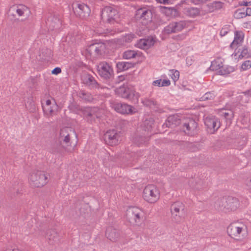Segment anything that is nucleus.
<instances>
[{
  "mask_svg": "<svg viewBox=\"0 0 251 251\" xmlns=\"http://www.w3.org/2000/svg\"><path fill=\"white\" fill-rule=\"evenodd\" d=\"M76 137L75 130L71 127H65L60 129L57 137L58 145H53L49 149V151L54 154L63 155L64 152L71 153L75 150V146L72 145V138Z\"/></svg>",
  "mask_w": 251,
  "mask_h": 251,
  "instance_id": "1",
  "label": "nucleus"
},
{
  "mask_svg": "<svg viewBox=\"0 0 251 251\" xmlns=\"http://www.w3.org/2000/svg\"><path fill=\"white\" fill-rule=\"evenodd\" d=\"M168 10L171 12H172L173 11L175 12H176V10L175 8H169Z\"/></svg>",
  "mask_w": 251,
  "mask_h": 251,
  "instance_id": "54",
  "label": "nucleus"
},
{
  "mask_svg": "<svg viewBox=\"0 0 251 251\" xmlns=\"http://www.w3.org/2000/svg\"><path fill=\"white\" fill-rule=\"evenodd\" d=\"M232 57L235 60H239L242 59L244 57H248L249 56L248 50L247 48H244L242 49L241 52L238 51L237 52L235 50V52L232 54Z\"/></svg>",
  "mask_w": 251,
  "mask_h": 251,
  "instance_id": "31",
  "label": "nucleus"
},
{
  "mask_svg": "<svg viewBox=\"0 0 251 251\" xmlns=\"http://www.w3.org/2000/svg\"><path fill=\"white\" fill-rule=\"evenodd\" d=\"M220 115L223 116L226 120L229 121L233 118V112L230 109H222L220 111Z\"/></svg>",
  "mask_w": 251,
  "mask_h": 251,
  "instance_id": "34",
  "label": "nucleus"
},
{
  "mask_svg": "<svg viewBox=\"0 0 251 251\" xmlns=\"http://www.w3.org/2000/svg\"><path fill=\"white\" fill-rule=\"evenodd\" d=\"M42 108L45 116L49 118L57 114L58 106L55 100L51 101L50 100H48L45 104H42Z\"/></svg>",
  "mask_w": 251,
  "mask_h": 251,
  "instance_id": "11",
  "label": "nucleus"
},
{
  "mask_svg": "<svg viewBox=\"0 0 251 251\" xmlns=\"http://www.w3.org/2000/svg\"><path fill=\"white\" fill-rule=\"evenodd\" d=\"M61 72V69L59 67H56L51 71V73L54 75H58Z\"/></svg>",
  "mask_w": 251,
  "mask_h": 251,
  "instance_id": "48",
  "label": "nucleus"
},
{
  "mask_svg": "<svg viewBox=\"0 0 251 251\" xmlns=\"http://www.w3.org/2000/svg\"><path fill=\"white\" fill-rule=\"evenodd\" d=\"M162 80L161 79L154 80L152 82L153 86L162 87L161 85Z\"/></svg>",
  "mask_w": 251,
  "mask_h": 251,
  "instance_id": "45",
  "label": "nucleus"
},
{
  "mask_svg": "<svg viewBox=\"0 0 251 251\" xmlns=\"http://www.w3.org/2000/svg\"><path fill=\"white\" fill-rule=\"evenodd\" d=\"M236 142L237 144V147L239 149H242L247 143V138L245 136H242L240 138L237 139Z\"/></svg>",
  "mask_w": 251,
  "mask_h": 251,
  "instance_id": "40",
  "label": "nucleus"
},
{
  "mask_svg": "<svg viewBox=\"0 0 251 251\" xmlns=\"http://www.w3.org/2000/svg\"><path fill=\"white\" fill-rule=\"evenodd\" d=\"M223 63L220 58H217L212 61L210 69L213 71H216L223 68Z\"/></svg>",
  "mask_w": 251,
  "mask_h": 251,
  "instance_id": "35",
  "label": "nucleus"
},
{
  "mask_svg": "<svg viewBox=\"0 0 251 251\" xmlns=\"http://www.w3.org/2000/svg\"><path fill=\"white\" fill-rule=\"evenodd\" d=\"M115 110L123 114H133L136 112V109L126 103H118L114 105Z\"/></svg>",
  "mask_w": 251,
  "mask_h": 251,
  "instance_id": "15",
  "label": "nucleus"
},
{
  "mask_svg": "<svg viewBox=\"0 0 251 251\" xmlns=\"http://www.w3.org/2000/svg\"><path fill=\"white\" fill-rule=\"evenodd\" d=\"M181 123L180 117L178 115H172L169 116L165 124L166 126L174 127L179 125Z\"/></svg>",
  "mask_w": 251,
  "mask_h": 251,
  "instance_id": "24",
  "label": "nucleus"
},
{
  "mask_svg": "<svg viewBox=\"0 0 251 251\" xmlns=\"http://www.w3.org/2000/svg\"><path fill=\"white\" fill-rule=\"evenodd\" d=\"M169 75L173 79V80L176 82L177 81L179 77V72L177 70H170V74Z\"/></svg>",
  "mask_w": 251,
  "mask_h": 251,
  "instance_id": "39",
  "label": "nucleus"
},
{
  "mask_svg": "<svg viewBox=\"0 0 251 251\" xmlns=\"http://www.w3.org/2000/svg\"><path fill=\"white\" fill-rule=\"evenodd\" d=\"M239 4L240 6H248V5H251V1H247L245 0H243L241 1H240L239 2Z\"/></svg>",
  "mask_w": 251,
  "mask_h": 251,
  "instance_id": "47",
  "label": "nucleus"
},
{
  "mask_svg": "<svg viewBox=\"0 0 251 251\" xmlns=\"http://www.w3.org/2000/svg\"><path fill=\"white\" fill-rule=\"evenodd\" d=\"M115 93L119 96L134 103H137L140 97L139 93L136 92L132 87L125 84L115 89Z\"/></svg>",
  "mask_w": 251,
  "mask_h": 251,
  "instance_id": "4",
  "label": "nucleus"
},
{
  "mask_svg": "<svg viewBox=\"0 0 251 251\" xmlns=\"http://www.w3.org/2000/svg\"><path fill=\"white\" fill-rule=\"evenodd\" d=\"M51 19L50 20V19H48L47 24L50 25V29L53 30L54 27L55 26L58 27L60 25L61 22L56 17H53V18H51Z\"/></svg>",
  "mask_w": 251,
  "mask_h": 251,
  "instance_id": "36",
  "label": "nucleus"
},
{
  "mask_svg": "<svg viewBox=\"0 0 251 251\" xmlns=\"http://www.w3.org/2000/svg\"><path fill=\"white\" fill-rule=\"evenodd\" d=\"M42 53L43 54H47V56L50 57L52 54V51L50 49H46L42 50Z\"/></svg>",
  "mask_w": 251,
  "mask_h": 251,
  "instance_id": "44",
  "label": "nucleus"
},
{
  "mask_svg": "<svg viewBox=\"0 0 251 251\" xmlns=\"http://www.w3.org/2000/svg\"><path fill=\"white\" fill-rule=\"evenodd\" d=\"M183 131L187 135L192 136L195 134L197 127V123L192 119L183 124Z\"/></svg>",
  "mask_w": 251,
  "mask_h": 251,
  "instance_id": "19",
  "label": "nucleus"
},
{
  "mask_svg": "<svg viewBox=\"0 0 251 251\" xmlns=\"http://www.w3.org/2000/svg\"><path fill=\"white\" fill-rule=\"evenodd\" d=\"M251 67V61L250 60L245 61L241 65L242 70L245 71L250 69Z\"/></svg>",
  "mask_w": 251,
  "mask_h": 251,
  "instance_id": "41",
  "label": "nucleus"
},
{
  "mask_svg": "<svg viewBox=\"0 0 251 251\" xmlns=\"http://www.w3.org/2000/svg\"><path fill=\"white\" fill-rule=\"evenodd\" d=\"M97 69L99 75L105 79H109L114 74L112 65L105 61L100 62Z\"/></svg>",
  "mask_w": 251,
  "mask_h": 251,
  "instance_id": "9",
  "label": "nucleus"
},
{
  "mask_svg": "<svg viewBox=\"0 0 251 251\" xmlns=\"http://www.w3.org/2000/svg\"><path fill=\"white\" fill-rule=\"evenodd\" d=\"M116 66L119 71L122 72L128 70L133 67V64L128 62H119L117 63Z\"/></svg>",
  "mask_w": 251,
  "mask_h": 251,
  "instance_id": "32",
  "label": "nucleus"
},
{
  "mask_svg": "<svg viewBox=\"0 0 251 251\" xmlns=\"http://www.w3.org/2000/svg\"><path fill=\"white\" fill-rule=\"evenodd\" d=\"M101 19L103 22L113 24L119 21V15L116 9L111 6H106L101 13Z\"/></svg>",
  "mask_w": 251,
  "mask_h": 251,
  "instance_id": "7",
  "label": "nucleus"
},
{
  "mask_svg": "<svg viewBox=\"0 0 251 251\" xmlns=\"http://www.w3.org/2000/svg\"><path fill=\"white\" fill-rule=\"evenodd\" d=\"M120 133L116 130H109L104 134L105 142L110 146H115L118 144L120 140Z\"/></svg>",
  "mask_w": 251,
  "mask_h": 251,
  "instance_id": "13",
  "label": "nucleus"
},
{
  "mask_svg": "<svg viewBox=\"0 0 251 251\" xmlns=\"http://www.w3.org/2000/svg\"><path fill=\"white\" fill-rule=\"evenodd\" d=\"M143 197L148 202L154 203L160 198L159 190L154 185H148L144 189Z\"/></svg>",
  "mask_w": 251,
  "mask_h": 251,
  "instance_id": "6",
  "label": "nucleus"
},
{
  "mask_svg": "<svg viewBox=\"0 0 251 251\" xmlns=\"http://www.w3.org/2000/svg\"><path fill=\"white\" fill-rule=\"evenodd\" d=\"M136 36L135 34L133 33H129L125 35L124 40L126 42H130Z\"/></svg>",
  "mask_w": 251,
  "mask_h": 251,
  "instance_id": "42",
  "label": "nucleus"
},
{
  "mask_svg": "<svg viewBox=\"0 0 251 251\" xmlns=\"http://www.w3.org/2000/svg\"><path fill=\"white\" fill-rule=\"evenodd\" d=\"M250 182H251V180H250Z\"/></svg>",
  "mask_w": 251,
  "mask_h": 251,
  "instance_id": "56",
  "label": "nucleus"
},
{
  "mask_svg": "<svg viewBox=\"0 0 251 251\" xmlns=\"http://www.w3.org/2000/svg\"><path fill=\"white\" fill-rule=\"evenodd\" d=\"M244 37V34L242 31H235L234 40L231 43L230 47L232 49H234L240 46L243 42Z\"/></svg>",
  "mask_w": 251,
  "mask_h": 251,
  "instance_id": "23",
  "label": "nucleus"
},
{
  "mask_svg": "<svg viewBox=\"0 0 251 251\" xmlns=\"http://www.w3.org/2000/svg\"><path fill=\"white\" fill-rule=\"evenodd\" d=\"M185 205L180 201H176L171 206L173 218L176 223H179L183 219Z\"/></svg>",
  "mask_w": 251,
  "mask_h": 251,
  "instance_id": "8",
  "label": "nucleus"
},
{
  "mask_svg": "<svg viewBox=\"0 0 251 251\" xmlns=\"http://www.w3.org/2000/svg\"><path fill=\"white\" fill-rule=\"evenodd\" d=\"M200 10L197 7H190L185 8L183 10L184 13L191 17H195L200 14Z\"/></svg>",
  "mask_w": 251,
  "mask_h": 251,
  "instance_id": "28",
  "label": "nucleus"
},
{
  "mask_svg": "<svg viewBox=\"0 0 251 251\" xmlns=\"http://www.w3.org/2000/svg\"><path fill=\"white\" fill-rule=\"evenodd\" d=\"M151 12L147 8H141L136 11V18L137 20L151 21Z\"/></svg>",
  "mask_w": 251,
  "mask_h": 251,
  "instance_id": "20",
  "label": "nucleus"
},
{
  "mask_svg": "<svg viewBox=\"0 0 251 251\" xmlns=\"http://www.w3.org/2000/svg\"><path fill=\"white\" fill-rule=\"evenodd\" d=\"M127 216L131 220H133L135 223L141 222L144 216L143 211L138 207H131L127 210Z\"/></svg>",
  "mask_w": 251,
  "mask_h": 251,
  "instance_id": "14",
  "label": "nucleus"
},
{
  "mask_svg": "<svg viewBox=\"0 0 251 251\" xmlns=\"http://www.w3.org/2000/svg\"><path fill=\"white\" fill-rule=\"evenodd\" d=\"M105 235L108 239L113 242L116 241L119 237V233L112 226L108 227L106 230Z\"/></svg>",
  "mask_w": 251,
  "mask_h": 251,
  "instance_id": "25",
  "label": "nucleus"
},
{
  "mask_svg": "<svg viewBox=\"0 0 251 251\" xmlns=\"http://www.w3.org/2000/svg\"><path fill=\"white\" fill-rule=\"evenodd\" d=\"M178 37L181 40H183L185 38V36L184 34H181L178 35Z\"/></svg>",
  "mask_w": 251,
  "mask_h": 251,
  "instance_id": "53",
  "label": "nucleus"
},
{
  "mask_svg": "<svg viewBox=\"0 0 251 251\" xmlns=\"http://www.w3.org/2000/svg\"><path fill=\"white\" fill-rule=\"evenodd\" d=\"M245 14L247 16H251V8H247L245 9Z\"/></svg>",
  "mask_w": 251,
  "mask_h": 251,
  "instance_id": "51",
  "label": "nucleus"
},
{
  "mask_svg": "<svg viewBox=\"0 0 251 251\" xmlns=\"http://www.w3.org/2000/svg\"><path fill=\"white\" fill-rule=\"evenodd\" d=\"M105 49V45L102 43H95L91 45L89 50L91 53H94L96 55L101 54Z\"/></svg>",
  "mask_w": 251,
  "mask_h": 251,
  "instance_id": "26",
  "label": "nucleus"
},
{
  "mask_svg": "<svg viewBox=\"0 0 251 251\" xmlns=\"http://www.w3.org/2000/svg\"><path fill=\"white\" fill-rule=\"evenodd\" d=\"M30 184L34 187H42L48 182V175L42 171H34L29 176Z\"/></svg>",
  "mask_w": 251,
  "mask_h": 251,
  "instance_id": "5",
  "label": "nucleus"
},
{
  "mask_svg": "<svg viewBox=\"0 0 251 251\" xmlns=\"http://www.w3.org/2000/svg\"><path fill=\"white\" fill-rule=\"evenodd\" d=\"M141 53L138 51L133 50H128L125 51L123 54V57L125 59H130L135 58L136 56H140Z\"/></svg>",
  "mask_w": 251,
  "mask_h": 251,
  "instance_id": "29",
  "label": "nucleus"
},
{
  "mask_svg": "<svg viewBox=\"0 0 251 251\" xmlns=\"http://www.w3.org/2000/svg\"><path fill=\"white\" fill-rule=\"evenodd\" d=\"M99 109L97 107H84L83 110V114L84 116L90 121L91 122L94 120L95 118H98L100 115L99 113Z\"/></svg>",
  "mask_w": 251,
  "mask_h": 251,
  "instance_id": "16",
  "label": "nucleus"
},
{
  "mask_svg": "<svg viewBox=\"0 0 251 251\" xmlns=\"http://www.w3.org/2000/svg\"><path fill=\"white\" fill-rule=\"evenodd\" d=\"M15 11L19 17H22V20H25L29 17L31 11L28 7L24 4H19L15 7Z\"/></svg>",
  "mask_w": 251,
  "mask_h": 251,
  "instance_id": "17",
  "label": "nucleus"
},
{
  "mask_svg": "<svg viewBox=\"0 0 251 251\" xmlns=\"http://www.w3.org/2000/svg\"><path fill=\"white\" fill-rule=\"evenodd\" d=\"M228 32V29L226 27H223L220 31L221 36H225Z\"/></svg>",
  "mask_w": 251,
  "mask_h": 251,
  "instance_id": "46",
  "label": "nucleus"
},
{
  "mask_svg": "<svg viewBox=\"0 0 251 251\" xmlns=\"http://www.w3.org/2000/svg\"><path fill=\"white\" fill-rule=\"evenodd\" d=\"M83 83L90 89L99 88L100 85L95 78L90 74H85L82 77Z\"/></svg>",
  "mask_w": 251,
  "mask_h": 251,
  "instance_id": "18",
  "label": "nucleus"
},
{
  "mask_svg": "<svg viewBox=\"0 0 251 251\" xmlns=\"http://www.w3.org/2000/svg\"><path fill=\"white\" fill-rule=\"evenodd\" d=\"M239 206V200L235 198H223L218 200L214 205L216 209L225 212L235 210Z\"/></svg>",
  "mask_w": 251,
  "mask_h": 251,
  "instance_id": "3",
  "label": "nucleus"
},
{
  "mask_svg": "<svg viewBox=\"0 0 251 251\" xmlns=\"http://www.w3.org/2000/svg\"><path fill=\"white\" fill-rule=\"evenodd\" d=\"M82 99L87 101H91L93 100V96L89 93H82Z\"/></svg>",
  "mask_w": 251,
  "mask_h": 251,
  "instance_id": "43",
  "label": "nucleus"
},
{
  "mask_svg": "<svg viewBox=\"0 0 251 251\" xmlns=\"http://www.w3.org/2000/svg\"><path fill=\"white\" fill-rule=\"evenodd\" d=\"M224 6V3L220 1H214L206 5L207 10L209 13L218 11Z\"/></svg>",
  "mask_w": 251,
  "mask_h": 251,
  "instance_id": "27",
  "label": "nucleus"
},
{
  "mask_svg": "<svg viewBox=\"0 0 251 251\" xmlns=\"http://www.w3.org/2000/svg\"><path fill=\"white\" fill-rule=\"evenodd\" d=\"M215 97V94L214 91L208 92L204 94L201 98V100L204 101L213 100Z\"/></svg>",
  "mask_w": 251,
  "mask_h": 251,
  "instance_id": "38",
  "label": "nucleus"
},
{
  "mask_svg": "<svg viewBox=\"0 0 251 251\" xmlns=\"http://www.w3.org/2000/svg\"><path fill=\"white\" fill-rule=\"evenodd\" d=\"M156 1L160 3L165 4L168 2V0H156Z\"/></svg>",
  "mask_w": 251,
  "mask_h": 251,
  "instance_id": "52",
  "label": "nucleus"
},
{
  "mask_svg": "<svg viewBox=\"0 0 251 251\" xmlns=\"http://www.w3.org/2000/svg\"><path fill=\"white\" fill-rule=\"evenodd\" d=\"M74 10L75 12H76L81 18H84L89 16L91 11L89 7L84 3L77 4Z\"/></svg>",
  "mask_w": 251,
  "mask_h": 251,
  "instance_id": "21",
  "label": "nucleus"
},
{
  "mask_svg": "<svg viewBox=\"0 0 251 251\" xmlns=\"http://www.w3.org/2000/svg\"><path fill=\"white\" fill-rule=\"evenodd\" d=\"M47 237L50 244H53L57 240V233L54 230L50 229L47 231Z\"/></svg>",
  "mask_w": 251,
  "mask_h": 251,
  "instance_id": "33",
  "label": "nucleus"
},
{
  "mask_svg": "<svg viewBox=\"0 0 251 251\" xmlns=\"http://www.w3.org/2000/svg\"><path fill=\"white\" fill-rule=\"evenodd\" d=\"M142 103L143 104L146 106L149 107L150 108L155 109L157 107V102L152 99H149L147 98H145L142 100Z\"/></svg>",
  "mask_w": 251,
  "mask_h": 251,
  "instance_id": "30",
  "label": "nucleus"
},
{
  "mask_svg": "<svg viewBox=\"0 0 251 251\" xmlns=\"http://www.w3.org/2000/svg\"><path fill=\"white\" fill-rule=\"evenodd\" d=\"M171 84L170 81L169 80L164 79L162 80L161 85L162 86H168Z\"/></svg>",
  "mask_w": 251,
  "mask_h": 251,
  "instance_id": "50",
  "label": "nucleus"
},
{
  "mask_svg": "<svg viewBox=\"0 0 251 251\" xmlns=\"http://www.w3.org/2000/svg\"><path fill=\"white\" fill-rule=\"evenodd\" d=\"M234 17L235 18L238 19L246 17L245 9L243 8L242 9L239 8L237 9L234 14Z\"/></svg>",
  "mask_w": 251,
  "mask_h": 251,
  "instance_id": "37",
  "label": "nucleus"
},
{
  "mask_svg": "<svg viewBox=\"0 0 251 251\" xmlns=\"http://www.w3.org/2000/svg\"><path fill=\"white\" fill-rule=\"evenodd\" d=\"M97 33H98V34H102L103 32H99V31H98Z\"/></svg>",
  "mask_w": 251,
  "mask_h": 251,
  "instance_id": "55",
  "label": "nucleus"
},
{
  "mask_svg": "<svg viewBox=\"0 0 251 251\" xmlns=\"http://www.w3.org/2000/svg\"><path fill=\"white\" fill-rule=\"evenodd\" d=\"M154 40L151 37H149L146 39H142L136 44V46L143 50H147L152 46L154 44Z\"/></svg>",
  "mask_w": 251,
  "mask_h": 251,
  "instance_id": "22",
  "label": "nucleus"
},
{
  "mask_svg": "<svg viewBox=\"0 0 251 251\" xmlns=\"http://www.w3.org/2000/svg\"><path fill=\"white\" fill-rule=\"evenodd\" d=\"M186 26V23L184 21L173 22L164 28L163 32L165 34L175 33L181 31Z\"/></svg>",
  "mask_w": 251,
  "mask_h": 251,
  "instance_id": "10",
  "label": "nucleus"
},
{
  "mask_svg": "<svg viewBox=\"0 0 251 251\" xmlns=\"http://www.w3.org/2000/svg\"><path fill=\"white\" fill-rule=\"evenodd\" d=\"M186 64L188 66H191L193 64L194 60H193L192 57L189 56L186 58Z\"/></svg>",
  "mask_w": 251,
  "mask_h": 251,
  "instance_id": "49",
  "label": "nucleus"
},
{
  "mask_svg": "<svg viewBox=\"0 0 251 251\" xmlns=\"http://www.w3.org/2000/svg\"><path fill=\"white\" fill-rule=\"evenodd\" d=\"M227 233L232 238L242 241L247 236V226L243 222H236L231 223L227 228Z\"/></svg>",
  "mask_w": 251,
  "mask_h": 251,
  "instance_id": "2",
  "label": "nucleus"
},
{
  "mask_svg": "<svg viewBox=\"0 0 251 251\" xmlns=\"http://www.w3.org/2000/svg\"><path fill=\"white\" fill-rule=\"evenodd\" d=\"M204 124L207 128L208 132L214 133L220 127L219 119L213 116H209L204 119Z\"/></svg>",
  "mask_w": 251,
  "mask_h": 251,
  "instance_id": "12",
  "label": "nucleus"
}]
</instances>
